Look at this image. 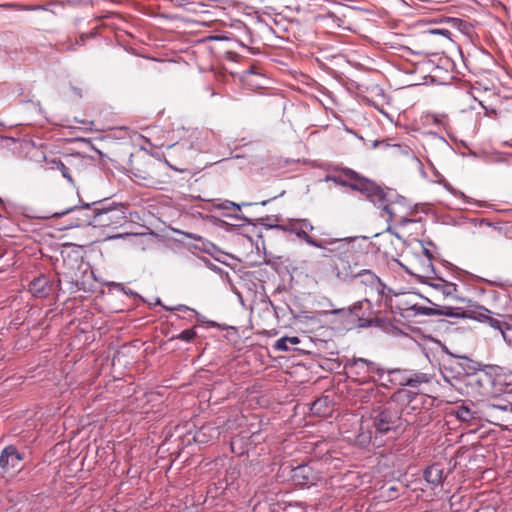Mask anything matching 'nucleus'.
Masks as SVG:
<instances>
[{
	"mask_svg": "<svg viewBox=\"0 0 512 512\" xmlns=\"http://www.w3.org/2000/svg\"><path fill=\"white\" fill-rule=\"evenodd\" d=\"M290 477L296 486L310 487L317 483L319 480V473L308 464H300L293 467L290 472Z\"/></svg>",
	"mask_w": 512,
	"mask_h": 512,
	"instance_id": "dca6fc26",
	"label": "nucleus"
},
{
	"mask_svg": "<svg viewBox=\"0 0 512 512\" xmlns=\"http://www.w3.org/2000/svg\"><path fill=\"white\" fill-rule=\"evenodd\" d=\"M324 403V400L322 399H318L316 400L313 404H312V410H320V407L322 406V404Z\"/></svg>",
	"mask_w": 512,
	"mask_h": 512,
	"instance_id": "864d4df0",
	"label": "nucleus"
},
{
	"mask_svg": "<svg viewBox=\"0 0 512 512\" xmlns=\"http://www.w3.org/2000/svg\"><path fill=\"white\" fill-rule=\"evenodd\" d=\"M423 479L430 489H436L442 486L444 482V468L441 463H432L423 470Z\"/></svg>",
	"mask_w": 512,
	"mask_h": 512,
	"instance_id": "6ab92c4d",
	"label": "nucleus"
},
{
	"mask_svg": "<svg viewBox=\"0 0 512 512\" xmlns=\"http://www.w3.org/2000/svg\"><path fill=\"white\" fill-rule=\"evenodd\" d=\"M51 164H52V166H51L52 169H56V170L60 171L62 176L65 179H67V181L70 184L74 185V180L72 178L70 169L63 163V161H61V160H53L51 162Z\"/></svg>",
	"mask_w": 512,
	"mask_h": 512,
	"instance_id": "f704fd0d",
	"label": "nucleus"
},
{
	"mask_svg": "<svg viewBox=\"0 0 512 512\" xmlns=\"http://www.w3.org/2000/svg\"><path fill=\"white\" fill-rule=\"evenodd\" d=\"M406 381L407 386L411 388H418L423 383H429L431 381V376L427 373L408 370Z\"/></svg>",
	"mask_w": 512,
	"mask_h": 512,
	"instance_id": "cd10ccee",
	"label": "nucleus"
},
{
	"mask_svg": "<svg viewBox=\"0 0 512 512\" xmlns=\"http://www.w3.org/2000/svg\"><path fill=\"white\" fill-rule=\"evenodd\" d=\"M376 289L378 294H380L382 297H385L386 299L390 294L393 293V289L388 287L381 279L379 283H376V285L373 287Z\"/></svg>",
	"mask_w": 512,
	"mask_h": 512,
	"instance_id": "58836bf2",
	"label": "nucleus"
},
{
	"mask_svg": "<svg viewBox=\"0 0 512 512\" xmlns=\"http://www.w3.org/2000/svg\"><path fill=\"white\" fill-rule=\"evenodd\" d=\"M71 90L72 92L77 95L79 98L82 97V92H81V89L77 88V87H74V86H71Z\"/></svg>",
	"mask_w": 512,
	"mask_h": 512,
	"instance_id": "4d7b16f0",
	"label": "nucleus"
},
{
	"mask_svg": "<svg viewBox=\"0 0 512 512\" xmlns=\"http://www.w3.org/2000/svg\"><path fill=\"white\" fill-rule=\"evenodd\" d=\"M244 439H246L249 444H252V445H258L260 444L262 441L265 440V437H262L261 436V429H258V430H255V431H251V434L248 436V437H245V436H238L237 438H235L233 441H232V446L237 442V441H243Z\"/></svg>",
	"mask_w": 512,
	"mask_h": 512,
	"instance_id": "72a5a7b5",
	"label": "nucleus"
},
{
	"mask_svg": "<svg viewBox=\"0 0 512 512\" xmlns=\"http://www.w3.org/2000/svg\"><path fill=\"white\" fill-rule=\"evenodd\" d=\"M369 201L374 205L379 204L382 212L381 215L387 214V222L390 223L396 216V211L391 205L396 204L405 210H409V214H416L419 211L421 204L412 203L403 195H400L395 189L389 187H382L376 182L373 183L372 191L370 193Z\"/></svg>",
	"mask_w": 512,
	"mask_h": 512,
	"instance_id": "f03ea898",
	"label": "nucleus"
},
{
	"mask_svg": "<svg viewBox=\"0 0 512 512\" xmlns=\"http://www.w3.org/2000/svg\"><path fill=\"white\" fill-rule=\"evenodd\" d=\"M428 33H430L432 35H441L446 38H450V36H451L450 30L445 29V28H431L428 30Z\"/></svg>",
	"mask_w": 512,
	"mask_h": 512,
	"instance_id": "c03bdc74",
	"label": "nucleus"
},
{
	"mask_svg": "<svg viewBox=\"0 0 512 512\" xmlns=\"http://www.w3.org/2000/svg\"><path fill=\"white\" fill-rule=\"evenodd\" d=\"M369 304V301L365 299L364 301L355 302L352 306L349 307L352 312L354 323L357 327L358 323L365 320L364 313L362 312L364 305Z\"/></svg>",
	"mask_w": 512,
	"mask_h": 512,
	"instance_id": "c756f323",
	"label": "nucleus"
},
{
	"mask_svg": "<svg viewBox=\"0 0 512 512\" xmlns=\"http://www.w3.org/2000/svg\"><path fill=\"white\" fill-rule=\"evenodd\" d=\"M164 310L171 312L189 313L188 316H181L180 314H176L175 316L177 319H184L190 323L196 320L198 323L205 324L207 327L217 328L219 330H226L230 328L235 333L237 332L235 327L221 325L215 321L208 320L205 316L197 312L195 309L184 304H178L175 306H164Z\"/></svg>",
	"mask_w": 512,
	"mask_h": 512,
	"instance_id": "4468645a",
	"label": "nucleus"
},
{
	"mask_svg": "<svg viewBox=\"0 0 512 512\" xmlns=\"http://www.w3.org/2000/svg\"><path fill=\"white\" fill-rule=\"evenodd\" d=\"M405 491V487L396 482L385 483L380 489V497L385 501L397 499Z\"/></svg>",
	"mask_w": 512,
	"mask_h": 512,
	"instance_id": "b1692460",
	"label": "nucleus"
},
{
	"mask_svg": "<svg viewBox=\"0 0 512 512\" xmlns=\"http://www.w3.org/2000/svg\"><path fill=\"white\" fill-rule=\"evenodd\" d=\"M29 102L34 104L33 100H31V99L26 100V103H29Z\"/></svg>",
	"mask_w": 512,
	"mask_h": 512,
	"instance_id": "338daca9",
	"label": "nucleus"
},
{
	"mask_svg": "<svg viewBox=\"0 0 512 512\" xmlns=\"http://www.w3.org/2000/svg\"><path fill=\"white\" fill-rule=\"evenodd\" d=\"M438 279L441 280L443 282V284L431 283L430 286H432L436 290L440 291L446 297H453L454 299H456L460 302H466L468 304V306H471V303L473 302L472 300L455 295V292L457 291V288H458L457 284L452 283V282H447V281L443 280L442 278H438Z\"/></svg>",
	"mask_w": 512,
	"mask_h": 512,
	"instance_id": "5701e85b",
	"label": "nucleus"
},
{
	"mask_svg": "<svg viewBox=\"0 0 512 512\" xmlns=\"http://www.w3.org/2000/svg\"><path fill=\"white\" fill-rule=\"evenodd\" d=\"M470 307L474 308V317L472 320L487 323L490 327L499 330L503 338L506 339L505 329H509V325L506 322L489 316L491 311L484 306L476 305L472 302Z\"/></svg>",
	"mask_w": 512,
	"mask_h": 512,
	"instance_id": "f3484780",
	"label": "nucleus"
},
{
	"mask_svg": "<svg viewBox=\"0 0 512 512\" xmlns=\"http://www.w3.org/2000/svg\"><path fill=\"white\" fill-rule=\"evenodd\" d=\"M434 246V243L432 241H425V246Z\"/></svg>",
	"mask_w": 512,
	"mask_h": 512,
	"instance_id": "e2e57ef3",
	"label": "nucleus"
},
{
	"mask_svg": "<svg viewBox=\"0 0 512 512\" xmlns=\"http://www.w3.org/2000/svg\"><path fill=\"white\" fill-rule=\"evenodd\" d=\"M448 22H451L454 27H460L464 22L459 18H447Z\"/></svg>",
	"mask_w": 512,
	"mask_h": 512,
	"instance_id": "3c124183",
	"label": "nucleus"
},
{
	"mask_svg": "<svg viewBox=\"0 0 512 512\" xmlns=\"http://www.w3.org/2000/svg\"><path fill=\"white\" fill-rule=\"evenodd\" d=\"M127 222V208L119 202L108 199L97 200L95 228L118 229Z\"/></svg>",
	"mask_w": 512,
	"mask_h": 512,
	"instance_id": "7ed1b4c3",
	"label": "nucleus"
},
{
	"mask_svg": "<svg viewBox=\"0 0 512 512\" xmlns=\"http://www.w3.org/2000/svg\"><path fill=\"white\" fill-rule=\"evenodd\" d=\"M34 105H35L36 107H38L39 111H41V110H42V108H41V105H40V102H39V101L35 102V103H34Z\"/></svg>",
	"mask_w": 512,
	"mask_h": 512,
	"instance_id": "680f3d73",
	"label": "nucleus"
},
{
	"mask_svg": "<svg viewBox=\"0 0 512 512\" xmlns=\"http://www.w3.org/2000/svg\"><path fill=\"white\" fill-rule=\"evenodd\" d=\"M418 395V392L414 390L399 388L385 403L394 408H398L401 411V415H403L405 409L417 399Z\"/></svg>",
	"mask_w": 512,
	"mask_h": 512,
	"instance_id": "a211bd4d",
	"label": "nucleus"
},
{
	"mask_svg": "<svg viewBox=\"0 0 512 512\" xmlns=\"http://www.w3.org/2000/svg\"><path fill=\"white\" fill-rule=\"evenodd\" d=\"M376 289L378 294H380L382 297H385L386 299L390 294L393 293V289L388 287L381 279L379 283H376V285L373 287Z\"/></svg>",
	"mask_w": 512,
	"mask_h": 512,
	"instance_id": "ea45409f",
	"label": "nucleus"
},
{
	"mask_svg": "<svg viewBox=\"0 0 512 512\" xmlns=\"http://www.w3.org/2000/svg\"><path fill=\"white\" fill-rule=\"evenodd\" d=\"M212 512H222V511H219V510H214V511H212Z\"/></svg>",
	"mask_w": 512,
	"mask_h": 512,
	"instance_id": "774afa93",
	"label": "nucleus"
},
{
	"mask_svg": "<svg viewBox=\"0 0 512 512\" xmlns=\"http://www.w3.org/2000/svg\"><path fill=\"white\" fill-rule=\"evenodd\" d=\"M386 232H389L392 235H394L396 238L401 239V236L397 232H395L390 226L386 229Z\"/></svg>",
	"mask_w": 512,
	"mask_h": 512,
	"instance_id": "13d9d810",
	"label": "nucleus"
},
{
	"mask_svg": "<svg viewBox=\"0 0 512 512\" xmlns=\"http://www.w3.org/2000/svg\"><path fill=\"white\" fill-rule=\"evenodd\" d=\"M369 439L380 446L384 440L397 439L403 434L409 421L401 415L398 408L386 403L373 406L366 419Z\"/></svg>",
	"mask_w": 512,
	"mask_h": 512,
	"instance_id": "f257e3e1",
	"label": "nucleus"
},
{
	"mask_svg": "<svg viewBox=\"0 0 512 512\" xmlns=\"http://www.w3.org/2000/svg\"><path fill=\"white\" fill-rule=\"evenodd\" d=\"M358 327H378L384 332H392L394 334H398L401 332L400 329L394 325L392 320L381 317L365 318L363 322L358 323Z\"/></svg>",
	"mask_w": 512,
	"mask_h": 512,
	"instance_id": "aec40b11",
	"label": "nucleus"
},
{
	"mask_svg": "<svg viewBox=\"0 0 512 512\" xmlns=\"http://www.w3.org/2000/svg\"><path fill=\"white\" fill-rule=\"evenodd\" d=\"M473 408H475L473 402H462L454 408L453 414L461 422H471L477 418V412Z\"/></svg>",
	"mask_w": 512,
	"mask_h": 512,
	"instance_id": "4be33fe9",
	"label": "nucleus"
},
{
	"mask_svg": "<svg viewBox=\"0 0 512 512\" xmlns=\"http://www.w3.org/2000/svg\"><path fill=\"white\" fill-rule=\"evenodd\" d=\"M25 458L26 453L24 450L12 444L7 445L0 452V468L4 473L18 469Z\"/></svg>",
	"mask_w": 512,
	"mask_h": 512,
	"instance_id": "2eb2a0df",
	"label": "nucleus"
},
{
	"mask_svg": "<svg viewBox=\"0 0 512 512\" xmlns=\"http://www.w3.org/2000/svg\"><path fill=\"white\" fill-rule=\"evenodd\" d=\"M254 203H251V202H242V203H236V202H233V201H230V200H221L217 203H215L213 205V207L217 210H223L224 212L222 213V216L223 217H227V218H231V219H237V220H241L243 221L242 224H239V225H235V224H231L215 215H210L209 218L210 220L216 224L218 227L228 231V232H233V231H236L238 227L240 226H244V225H251L253 224V220L246 217L245 215L243 214H238V213H229L227 212V210L231 209V208H234L235 210L237 211H240L242 207H246V206H251L253 205Z\"/></svg>",
	"mask_w": 512,
	"mask_h": 512,
	"instance_id": "0eeeda50",
	"label": "nucleus"
},
{
	"mask_svg": "<svg viewBox=\"0 0 512 512\" xmlns=\"http://www.w3.org/2000/svg\"><path fill=\"white\" fill-rule=\"evenodd\" d=\"M446 353L450 357L448 361H450V366H448L446 363L443 364L442 367V374L444 378L448 381L449 375L452 377H455L453 374L454 367L453 365H456L458 370L456 371L457 374L465 373L467 375L474 374L477 371H485L486 367L485 364L479 363L477 361L472 360L466 355H457L454 354L446 349Z\"/></svg>",
	"mask_w": 512,
	"mask_h": 512,
	"instance_id": "1a4fd4ad",
	"label": "nucleus"
},
{
	"mask_svg": "<svg viewBox=\"0 0 512 512\" xmlns=\"http://www.w3.org/2000/svg\"><path fill=\"white\" fill-rule=\"evenodd\" d=\"M432 123L438 126H442L446 131L448 130V123L445 120L444 115L433 114L431 115Z\"/></svg>",
	"mask_w": 512,
	"mask_h": 512,
	"instance_id": "37998d69",
	"label": "nucleus"
},
{
	"mask_svg": "<svg viewBox=\"0 0 512 512\" xmlns=\"http://www.w3.org/2000/svg\"><path fill=\"white\" fill-rule=\"evenodd\" d=\"M413 214H409V210H406V212L404 213L403 216H401V219H400V225L402 226H406L410 223H414L415 220L411 219L410 216H412Z\"/></svg>",
	"mask_w": 512,
	"mask_h": 512,
	"instance_id": "a18cd8bd",
	"label": "nucleus"
},
{
	"mask_svg": "<svg viewBox=\"0 0 512 512\" xmlns=\"http://www.w3.org/2000/svg\"><path fill=\"white\" fill-rule=\"evenodd\" d=\"M168 149L172 150L174 153L182 154L183 157H187L186 154L190 151L196 150L193 142L189 140H182L180 142L173 143L168 146Z\"/></svg>",
	"mask_w": 512,
	"mask_h": 512,
	"instance_id": "c85d7f7f",
	"label": "nucleus"
},
{
	"mask_svg": "<svg viewBox=\"0 0 512 512\" xmlns=\"http://www.w3.org/2000/svg\"><path fill=\"white\" fill-rule=\"evenodd\" d=\"M197 239L201 241V246H197L199 249L212 256L216 261L225 263L223 259L224 253L214 243L204 241L200 236H198Z\"/></svg>",
	"mask_w": 512,
	"mask_h": 512,
	"instance_id": "a878e982",
	"label": "nucleus"
},
{
	"mask_svg": "<svg viewBox=\"0 0 512 512\" xmlns=\"http://www.w3.org/2000/svg\"><path fill=\"white\" fill-rule=\"evenodd\" d=\"M341 171L350 181L342 178L341 176L332 174H327L323 180L325 182H333L339 186L349 187L354 191H358L361 194H364L369 200L374 181L360 175L358 172L351 168L344 167L341 168Z\"/></svg>",
	"mask_w": 512,
	"mask_h": 512,
	"instance_id": "6e6552de",
	"label": "nucleus"
},
{
	"mask_svg": "<svg viewBox=\"0 0 512 512\" xmlns=\"http://www.w3.org/2000/svg\"><path fill=\"white\" fill-rule=\"evenodd\" d=\"M29 102L34 104L33 100H31V99L26 100V103H29Z\"/></svg>",
	"mask_w": 512,
	"mask_h": 512,
	"instance_id": "69168bd1",
	"label": "nucleus"
},
{
	"mask_svg": "<svg viewBox=\"0 0 512 512\" xmlns=\"http://www.w3.org/2000/svg\"><path fill=\"white\" fill-rule=\"evenodd\" d=\"M420 243L423 248V254L425 255V257L427 258V261H428V268H430L432 272H435V269H434V266L432 263V260L434 257L432 251L427 246H425V241L422 240V241H420Z\"/></svg>",
	"mask_w": 512,
	"mask_h": 512,
	"instance_id": "79ce46f5",
	"label": "nucleus"
},
{
	"mask_svg": "<svg viewBox=\"0 0 512 512\" xmlns=\"http://www.w3.org/2000/svg\"><path fill=\"white\" fill-rule=\"evenodd\" d=\"M428 303L432 304L433 307H426L417 303H410L409 301H403L398 303L396 306H392V312L399 314L403 318H411L418 315L421 316H438V305L433 303L430 299L420 295Z\"/></svg>",
	"mask_w": 512,
	"mask_h": 512,
	"instance_id": "ddd939ff",
	"label": "nucleus"
},
{
	"mask_svg": "<svg viewBox=\"0 0 512 512\" xmlns=\"http://www.w3.org/2000/svg\"><path fill=\"white\" fill-rule=\"evenodd\" d=\"M382 379H384V381L381 383V386L382 387H385V388H390L392 387L393 385L390 384V381H389V374L386 375V377L384 376Z\"/></svg>",
	"mask_w": 512,
	"mask_h": 512,
	"instance_id": "5fc2aeb1",
	"label": "nucleus"
},
{
	"mask_svg": "<svg viewBox=\"0 0 512 512\" xmlns=\"http://www.w3.org/2000/svg\"><path fill=\"white\" fill-rule=\"evenodd\" d=\"M358 237L319 239L315 248L323 250V257L336 258L344 266L351 269L350 258L352 254L351 243Z\"/></svg>",
	"mask_w": 512,
	"mask_h": 512,
	"instance_id": "423d86ee",
	"label": "nucleus"
},
{
	"mask_svg": "<svg viewBox=\"0 0 512 512\" xmlns=\"http://www.w3.org/2000/svg\"><path fill=\"white\" fill-rule=\"evenodd\" d=\"M267 227L280 230L285 233L294 234L297 238L312 247H315L319 241V239H315L308 234V232H312L314 230V226L311 221L306 218L289 219L285 224L267 225Z\"/></svg>",
	"mask_w": 512,
	"mask_h": 512,
	"instance_id": "9d476101",
	"label": "nucleus"
},
{
	"mask_svg": "<svg viewBox=\"0 0 512 512\" xmlns=\"http://www.w3.org/2000/svg\"><path fill=\"white\" fill-rule=\"evenodd\" d=\"M485 367L486 373L491 376H494L499 383H501L504 377L507 376V374L512 371V369L498 365H485Z\"/></svg>",
	"mask_w": 512,
	"mask_h": 512,
	"instance_id": "7c9ffc66",
	"label": "nucleus"
},
{
	"mask_svg": "<svg viewBox=\"0 0 512 512\" xmlns=\"http://www.w3.org/2000/svg\"><path fill=\"white\" fill-rule=\"evenodd\" d=\"M438 316L472 320V318L474 317V309L438 305Z\"/></svg>",
	"mask_w": 512,
	"mask_h": 512,
	"instance_id": "412c9836",
	"label": "nucleus"
},
{
	"mask_svg": "<svg viewBox=\"0 0 512 512\" xmlns=\"http://www.w3.org/2000/svg\"><path fill=\"white\" fill-rule=\"evenodd\" d=\"M226 282L230 285L231 290H232V291H233V293L237 296V298H238L239 302L243 305V304H244V299H243V295H242V293H241L240 291H238V290L234 287V285H233V283H232V280H231V279H230V281H226Z\"/></svg>",
	"mask_w": 512,
	"mask_h": 512,
	"instance_id": "de8ad7c7",
	"label": "nucleus"
},
{
	"mask_svg": "<svg viewBox=\"0 0 512 512\" xmlns=\"http://www.w3.org/2000/svg\"><path fill=\"white\" fill-rule=\"evenodd\" d=\"M385 374H389V381L391 385L395 386H407L406 379L408 374V369H385Z\"/></svg>",
	"mask_w": 512,
	"mask_h": 512,
	"instance_id": "bb28decb",
	"label": "nucleus"
},
{
	"mask_svg": "<svg viewBox=\"0 0 512 512\" xmlns=\"http://www.w3.org/2000/svg\"><path fill=\"white\" fill-rule=\"evenodd\" d=\"M347 275H349L351 278H359L362 284L372 288L376 285V283L380 282V278L369 269H363L356 273L350 271V273H347Z\"/></svg>",
	"mask_w": 512,
	"mask_h": 512,
	"instance_id": "393cba45",
	"label": "nucleus"
},
{
	"mask_svg": "<svg viewBox=\"0 0 512 512\" xmlns=\"http://www.w3.org/2000/svg\"><path fill=\"white\" fill-rule=\"evenodd\" d=\"M61 281L51 274H39L28 285L29 292L35 297L46 299L60 289Z\"/></svg>",
	"mask_w": 512,
	"mask_h": 512,
	"instance_id": "9b49d317",
	"label": "nucleus"
},
{
	"mask_svg": "<svg viewBox=\"0 0 512 512\" xmlns=\"http://www.w3.org/2000/svg\"><path fill=\"white\" fill-rule=\"evenodd\" d=\"M288 308H289L290 314L295 319L316 321V320H318L319 316L336 315L339 317L342 324L355 325L353 316H352V312L349 307L332 309L330 311L315 312L314 314H311L308 311L300 310V309L294 307L293 305H288Z\"/></svg>",
	"mask_w": 512,
	"mask_h": 512,
	"instance_id": "f8f14e48",
	"label": "nucleus"
},
{
	"mask_svg": "<svg viewBox=\"0 0 512 512\" xmlns=\"http://www.w3.org/2000/svg\"><path fill=\"white\" fill-rule=\"evenodd\" d=\"M110 287H113L115 289H117L118 291H121L123 292L125 295H128V296H131V297H134V298H137L139 299L141 302H146L145 299L139 295L137 292H134L132 291L131 289L129 288H126L123 284L121 283H116V282H111L109 284Z\"/></svg>",
	"mask_w": 512,
	"mask_h": 512,
	"instance_id": "e433bc0d",
	"label": "nucleus"
},
{
	"mask_svg": "<svg viewBox=\"0 0 512 512\" xmlns=\"http://www.w3.org/2000/svg\"><path fill=\"white\" fill-rule=\"evenodd\" d=\"M29 102L34 104L33 100H31V99L26 100V103H29Z\"/></svg>",
	"mask_w": 512,
	"mask_h": 512,
	"instance_id": "0e129e2a",
	"label": "nucleus"
},
{
	"mask_svg": "<svg viewBox=\"0 0 512 512\" xmlns=\"http://www.w3.org/2000/svg\"><path fill=\"white\" fill-rule=\"evenodd\" d=\"M197 337L196 326L193 328L185 329L177 335H173L170 341L181 340L187 343H191Z\"/></svg>",
	"mask_w": 512,
	"mask_h": 512,
	"instance_id": "473e14b6",
	"label": "nucleus"
},
{
	"mask_svg": "<svg viewBox=\"0 0 512 512\" xmlns=\"http://www.w3.org/2000/svg\"><path fill=\"white\" fill-rule=\"evenodd\" d=\"M94 37V34H81L76 40V44L83 45L88 38Z\"/></svg>",
	"mask_w": 512,
	"mask_h": 512,
	"instance_id": "8fccbe9b",
	"label": "nucleus"
},
{
	"mask_svg": "<svg viewBox=\"0 0 512 512\" xmlns=\"http://www.w3.org/2000/svg\"><path fill=\"white\" fill-rule=\"evenodd\" d=\"M153 305H159V306H161L163 309H164V306H165V305L162 303V301H161V299H160L159 297H156V298L154 299V303H153Z\"/></svg>",
	"mask_w": 512,
	"mask_h": 512,
	"instance_id": "bf43d9fd",
	"label": "nucleus"
},
{
	"mask_svg": "<svg viewBox=\"0 0 512 512\" xmlns=\"http://www.w3.org/2000/svg\"><path fill=\"white\" fill-rule=\"evenodd\" d=\"M427 135H430V136H432L433 138L438 139V140H440L441 142H443L444 144L448 145V142L446 141V139H445L443 136H441V135H440L438 132H436V131H428V132H427Z\"/></svg>",
	"mask_w": 512,
	"mask_h": 512,
	"instance_id": "09e8293b",
	"label": "nucleus"
},
{
	"mask_svg": "<svg viewBox=\"0 0 512 512\" xmlns=\"http://www.w3.org/2000/svg\"><path fill=\"white\" fill-rule=\"evenodd\" d=\"M282 512H307L306 508L298 502L287 503L283 506Z\"/></svg>",
	"mask_w": 512,
	"mask_h": 512,
	"instance_id": "a19ab883",
	"label": "nucleus"
},
{
	"mask_svg": "<svg viewBox=\"0 0 512 512\" xmlns=\"http://www.w3.org/2000/svg\"><path fill=\"white\" fill-rule=\"evenodd\" d=\"M97 200L92 202H84L79 198V205L68 207L60 212H55L43 218H61L65 215L71 216V222L66 228L87 227L95 228L94 220L96 219Z\"/></svg>",
	"mask_w": 512,
	"mask_h": 512,
	"instance_id": "39448f33",
	"label": "nucleus"
},
{
	"mask_svg": "<svg viewBox=\"0 0 512 512\" xmlns=\"http://www.w3.org/2000/svg\"><path fill=\"white\" fill-rule=\"evenodd\" d=\"M276 198L277 197H273V198H270V199H267V200H263L259 204L262 205V206H266L270 201H272L273 199H276Z\"/></svg>",
	"mask_w": 512,
	"mask_h": 512,
	"instance_id": "052dcab7",
	"label": "nucleus"
},
{
	"mask_svg": "<svg viewBox=\"0 0 512 512\" xmlns=\"http://www.w3.org/2000/svg\"><path fill=\"white\" fill-rule=\"evenodd\" d=\"M269 220H270V217H269V216H266L265 218H261V219H260L261 224H262L263 226H265V228H266V229H269V228L267 227V225H271V224L269 223Z\"/></svg>",
	"mask_w": 512,
	"mask_h": 512,
	"instance_id": "6e6d98bb",
	"label": "nucleus"
},
{
	"mask_svg": "<svg viewBox=\"0 0 512 512\" xmlns=\"http://www.w3.org/2000/svg\"><path fill=\"white\" fill-rule=\"evenodd\" d=\"M343 367L347 375L355 379L359 384L376 382L384 377L385 368L380 364L361 357L348 358L344 361Z\"/></svg>",
	"mask_w": 512,
	"mask_h": 512,
	"instance_id": "20e7f679",
	"label": "nucleus"
},
{
	"mask_svg": "<svg viewBox=\"0 0 512 512\" xmlns=\"http://www.w3.org/2000/svg\"><path fill=\"white\" fill-rule=\"evenodd\" d=\"M501 384L511 386L512 385V371L507 374V376L504 377Z\"/></svg>",
	"mask_w": 512,
	"mask_h": 512,
	"instance_id": "603ef678",
	"label": "nucleus"
},
{
	"mask_svg": "<svg viewBox=\"0 0 512 512\" xmlns=\"http://www.w3.org/2000/svg\"><path fill=\"white\" fill-rule=\"evenodd\" d=\"M203 261L205 263V265L212 271H214L215 273L219 274L220 277L225 280V281H230V275L227 271H224L222 268H220L219 266L215 265L214 263H212L209 259L207 258H203Z\"/></svg>",
	"mask_w": 512,
	"mask_h": 512,
	"instance_id": "4c0bfd02",
	"label": "nucleus"
},
{
	"mask_svg": "<svg viewBox=\"0 0 512 512\" xmlns=\"http://www.w3.org/2000/svg\"><path fill=\"white\" fill-rule=\"evenodd\" d=\"M300 343V339L296 336L292 337H281L276 340L274 344V348L278 351H289L290 345H297Z\"/></svg>",
	"mask_w": 512,
	"mask_h": 512,
	"instance_id": "2f4dec72",
	"label": "nucleus"
},
{
	"mask_svg": "<svg viewBox=\"0 0 512 512\" xmlns=\"http://www.w3.org/2000/svg\"><path fill=\"white\" fill-rule=\"evenodd\" d=\"M491 407L504 412H512V401L504 398H496L492 403Z\"/></svg>",
	"mask_w": 512,
	"mask_h": 512,
	"instance_id": "c9c22d12",
	"label": "nucleus"
},
{
	"mask_svg": "<svg viewBox=\"0 0 512 512\" xmlns=\"http://www.w3.org/2000/svg\"><path fill=\"white\" fill-rule=\"evenodd\" d=\"M248 75H256L262 76V73L255 66H250L247 70L244 71V77L246 78Z\"/></svg>",
	"mask_w": 512,
	"mask_h": 512,
	"instance_id": "49530a36",
	"label": "nucleus"
}]
</instances>
